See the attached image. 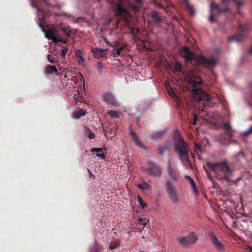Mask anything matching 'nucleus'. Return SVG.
Instances as JSON below:
<instances>
[{
    "label": "nucleus",
    "instance_id": "1",
    "mask_svg": "<svg viewBox=\"0 0 252 252\" xmlns=\"http://www.w3.org/2000/svg\"><path fill=\"white\" fill-rule=\"evenodd\" d=\"M40 3L41 4L38 5L32 4V6L36 7L42 15L41 18H38L37 23L42 31L45 32L46 37L48 39L52 40L57 34V31L54 28H50L49 25L46 22L45 17L50 15V11L44 9L41 6L43 5L50 7H54L56 6V2L55 0H42L40 1Z\"/></svg>",
    "mask_w": 252,
    "mask_h": 252
},
{
    "label": "nucleus",
    "instance_id": "2",
    "mask_svg": "<svg viewBox=\"0 0 252 252\" xmlns=\"http://www.w3.org/2000/svg\"><path fill=\"white\" fill-rule=\"evenodd\" d=\"M174 150L178 154L183 165L187 169L192 168L189 158V145L180 136L176 137L174 140Z\"/></svg>",
    "mask_w": 252,
    "mask_h": 252
},
{
    "label": "nucleus",
    "instance_id": "3",
    "mask_svg": "<svg viewBox=\"0 0 252 252\" xmlns=\"http://www.w3.org/2000/svg\"><path fill=\"white\" fill-rule=\"evenodd\" d=\"M206 166L208 169L214 172L219 179L228 180L231 175V170L225 161L216 163L207 162Z\"/></svg>",
    "mask_w": 252,
    "mask_h": 252
},
{
    "label": "nucleus",
    "instance_id": "4",
    "mask_svg": "<svg viewBox=\"0 0 252 252\" xmlns=\"http://www.w3.org/2000/svg\"><path fill=\"white\" fill-rule=\"evenodd\" d=\"M234 1L236 4L238 8L243 5V2L240 0H221L222 5H220L215 2L211 3V10L210 16L209 17V21L211 22L215 21V16L217 14H220L221 12H225L229 11V8L228 4L231 1Z\"/></svg>",
    "mask_w": 252,
    "mask_h": 252
},
{
    "label": "nucleus",
    "instance_id": "5",
    "mask_svg": "<svg viewBox=\"0 0 252 252\" xmlns=\"http://www.w3.org/2000/svg\"><path fill=\"white\" fill-rule=\"evenodd\" d=\"M115 11L116 15L121 18V19L124 21V24L129 27L130 30V33L135 36L139 32V30L137 28L129 27L130 21L129 19L131 17V15L129 12L128 11L123 5L121 2L115 3Z\"/></svg>",
    "mask_w": 252,
    "mask_h": 252
},
{
    "label": "nucleus",
    "instance_id": "6",
    "mask_svg": "<svg viewBox=\"0 0 252 252\" xmlns=\"http://www.w3.org/2000/svg\"><path fill=\"white\" fill-rule=\"evenodd\" d=\"M190 82L192 85L193 93L196 95V100H197L199 102L201 101H208L211 99V96L209 94L204 92L201 88L197 87L198 85L202 83L201 78H198L197 80L191 79Z\"/></svg>",
    "mask_w": 252,
    "mask_h": 252
},
{
    "label": "nucleus",
    "instance_id": "7",
    "mask_svg": "<svg viewBox=\"0 0 252 252\" xmlns=\"http://www.w3.org/2000/svg\"><path fill=\"white\" fill-rule=\"evenodd\" d=\"M238 32L230 39L232 41H241L246 35V33L251 29V26L248 24H243L238 21Z\"/></svg>",
    "mask_w": 252,
    "mask_h": 252
},
{
    "label": "nucleus",
    "instance_id": "8",
    "mask_svg": "<svg viewBox=\"0 0 252 252\" xmlns=\"http://www.w3.org/2000/svg\"><path fill=\"white\" fill-rule=\"evenodd\" d=\"M221 125L224 130L225 135L224 138H222L221 136L219 138V141L221 144H226L228 141H230L233 136L234 130L232 129L229 122H222Z\"/></svg>",
    "mask_w": 252,
    "mask_h": 252
},
{
    "label": "nucleus",
    "instance_id": "9",
    "mask_svg": "<svg viewBox=\"0 0 252 252\" xmlns=\"http://www.w3.org/2000/svg\"><path fill=\"white\" fill-rule=\"evenodd\" d=\"M165 190L172 202L175 203H178L179 202V198L175 187L169 180H167L166 182Z\"/></svg>",
    "mask_w": 252,
    "mask_h": 252
},
{
    "label": "nucleus",
    "instance_id": "10",
    "mask_svg": "<svg viewBox=\"0 0 252 252\" xmlns=\"http://www.w3.org/2000/svg\"><path fill=\"white\" fill-rule=\"evenodd\" d=\"M113 47V49L111 53L113 56L117 58L119 57L121 53L127 47V44L125 43H121L119 41H115L111 45Z\"/></svg>",
    "mask_w": 252,
    "mask_h": 252
},
{
    "label": "nucleus",
    "instance_id": "11",
    "mask_svg": "<svg viewBox=\"0 0 252 252\" xmlns=\"http://www.w3.org/2000/svg\"><path fill=\"white\" fill-rule=\"evenodd\" d=\"M148 167L147 171L149 175L154 177H158L161 175V170L160 166L153 162H148Z\"/></svg>",
    "mask_w": 252,
    "mask_h": 252
},
{
    "label": "nucleus",
    "instance_id": "12",
    "mask_svg": "<svg viewBox=\"0 0 252 252\" xmlns=\"http://www.w3.org/2000/svg\"><path fill=\"white\" fill-rule=\"evenodd\" d=\"M210 239L216 249L220 252H223L225 250V247L222 243L219 240L216 235L213 232L209 234Z\"/></svg>",
    "mask_w": 252,
    "mask_h": 252
},
{
    "label": "nucleus",
    "instance_id": "13",
    "mask_svg": "<svg viewBox=\"0 0 252 252\" xmlns=\"http://www.w3.org/2000/svg\"><path fill=\"white\" fill-rule=\"evenodd\" d=\"M181 55L183 57L187 62L191 61L194 57V54L186 46L184 47L181 51Z\"/></svg>",
    "mask_w": 252,
    "mask_h": 252
},
{
    "label": "nucleus",
    "instance_id": "14",
    "mask_svg": "<svg viewBox=\"0 0 252 252\" xmlns=\"http://www.w3.org/2000/svg\"><path fill=\"white\" fill-rule=\"evenodd\" d=\"M150 16L152 22L156 25H158L162 22L163 17L159 11L157 10L152 11Z\"/></svg>",
    "mask_w": 252,
    "mask_h": 252
},
{
    "label": "nucleus",
    "instance_id": "15",
    "mask_svg": "<svg viewBox=\"0 0 252 252\" xmlns=\"http://www.w3.org/2000/svg\"><path fill=\"white\" fill-rule=\"evenodd\" d=\"M167 171L170 178L173 181H177L178 176H179L177 170L171 166V163L170 161L167 164Z\"/></svg>",
    "mask_w": 252,
    "mask_h": 252
},
{
    "label": "nucleus",
    "instance_id": "16",
    "mask_svg": "<svg viewBox=\"0 0 252 252\" xmlns=\"http://www.w3.org/2000/svg\"><path fill=\"white\" fill-rule=\"evenodd\" d=\"M198 61L200 63L207 66H213L217 64V60L214 58L208 59L205 57H201Z\"/></svg>",
    "mask_w": 252,
    "mask_h": 252
},
{
    "label": "nucleus",
    "instance_id": "17",
    "mask_svg": "<svg viewBox=\"0 0 252 252\" xmlns=\"http://www.w3.org/2000/svg\"><path fill=\"white\" fill-rule=\"evenodd\" d=\"M104 100L108 103L113 106H117L118 104L114 96L110 93H105L103 95Z\"/></svg>",
    "mask_w": 252,
    "mask_h": 252
},
{
    "label": "nucleus",
    "instance_id": "18",
    "mask_svg": "<svg viewBox=\"0 0 252 252\" xmlns=\"http://www.w3.org/2000/svg\"><path fill=\"white\" fill-rule=\"evenodd\" d=\"M91 51L93 54L95 58H100L105 56V50H102L99 48H93L91 49Z\"/></svg>",
    "mask_w": 252,
    "mask_h": 252
},
{
    "label": "nucleus",
    "instance_id": "19",
    "mask_svg": "<svg viewBox=\"0 0 252 252\" xmlns=\"http://www.w3.org/2000/svg\"><path fill=\"white\" fill-rule=\"evenodd\" d=\"M130 134L131 135V140L132 141H133L135 145L138 147L142 148L144 145L141 143L136 133L131 131Z\"/></svg>",
    "mask_w": 252,
    "mask_h": 252
},
{
    "label": "nucleus",
    "instance_id": "20",
    "mask_svg": "<svg viewBox=\"0 0 252 252\" xmlns=\"http://www.w3.org/2000/svg\"><path fill=\"white\" fill-rule=\"evenodd\" d=\"M186 237L188 245L190 244H194L197 242L198 240L197 237L196 235H195L194 233H190L188 236H187Z\"/></svg>",
    "mask_w": 252,
    "mask_h": 252
},
{
    "label": "nucleus",
    "instance_id": "21",
    "mask_svg": "<svg viewBox=\"0 0 252 252\" xmlns=\"http://www.w3.org/2000/svg\"><path fill=\"white\" fill-rule=\"evenodd\" d=\"M45 69L46 73L49 74H53L54 73H56L58 71L55 66L50 64L46 65Z\"/></svg>",
    "mask_w": 252,
    "mask_h": 252
},
{
    "label": "nucleus",
    "instance_id": "22",
    "mask_svg": "<svg viewBox=\"0 0 252 252\" xmlns=\"http://www.w3.org/2000/svg\"><path fill=\"white\" fill-rule=\"evenodd\" d=\"M85 114L86 112L83 110L79 109L73 112V116L75 119H79L81 116H85Z\"/></svg>",
    "mask_w": 252,
    "mask_h": 252
},
{
    "label": "nucleus",
    "instance_id": "23",
    "mask_svg": "<svg viewBox=\"0 0 252 252\" xmlns=\"http://www.w3.org/2000/svg\"><path fill=\"white\" fill-rule=\"evenodd\" d=\"M185 3V6L186 9L189 12V14L193 15L194 13V10L193 6L190 5L187 0H183Z\"/></svg>",
    "mask_w": 252,
    "mask_h": 252
},
{
    "label": "nucleus",
    "instance_id": "24",
    "mask_svg": "<svg viewBox=\"0 0 252 252\" xmlns=\"http://www.w3.org/2000/svg\"><path fill=\"white\" fill-rule=\"evenodd\" d=\"M107 113L113 118H118L121 114L120 112L114 110H108Z\"/></svg>",
    "mask_w": 252,
    "mask_h": 252
},
{
    "label": "nucleus",
    "instance_id": "25",
    "mask_svg": "<svg viewBox=\"0 0 252 252\" xmlns=\"http://www.w3.org/2000/svg\"><path fill=\"white\" fill-rule=\"evenodd\" d=\"M137 187L142 190H148L150 186L147 182L143 181L141 184L137 185Z\"/></svg>",
    "mask_w": 252,
    "mask_h": 252
},
{
    "label": "nucleus",
    "instance_id": "26",
    "mask_svg": "<svg viewBox=\"0 0 252 252\" xmlns=\"http://www.w3.org/2000/svg\"><path fill=\"white\" fill-rule=\"evenodd\" d=\"M174 68L176 72H181L182 70V65L180 63L176 62Z\"/></svg>",
    "mask_w": 252,
    "mask_h": 252
},
{
    "label": "nucleus",
    "instance_id": "27",
    "mask_svg": "<svg viewBox=\"0 0 252 252\" xmlns=\"http://www.w3.org/2000/svg\"><path fill=\"white\" fill-rule=\"evenodd\" d=\"M61 30L67 36L69 37L71 34V30L68 27H63Z\"/></svg>",
    "mask_w": 252,
    "mask_h": 252
},
{
    "label": "nucleus",
    "instance_id": "28",
    "mask_svg": "<svg viewBox=\"0 0 252 252\" xmlns=\"http://www.w3.org/2000/svg\"><path fill=\"white\" fill-rule=\"evenodd\" d=\"M177 241L179 244H182L184 246H188V244L187 241L186 237H180L177 239Z\"/></svg>",
    "mask_w": 252,
    "mask_h": 252
},
{
    "label": "nucleus",
    "instance_id": "29",
    "mask_svg": "<svg viewBox=\"0 0 252 252\" xmlns=\"http://www.w3.org/2000/svg\"><path fill=\"white\" fill-rule=\"evenodd\" d=\"M137 201L138 204L140 205L142 208L144 209L147 207V204L144 202L143 199L139 195L137 196Z\"/></svg>",
    "mask_w": 252,
    "mask_h": 252
},
{
    "label": "nucleus",
    "instance_id": "30",
    "mask_svg": "<svg viewBox=\"0 0 252 252\" xmlns=\"http://www.w3.org/2000/svg\"><path fill=\"white\" fill-rule=\"evenodd\" d=\"M164 132L163 131H158L154 133L152 135V138L153 139H159L160 138L163 134Z\"/></svg>",
    "mask_w": 252,
    "mask_h": 252
},
{
    "label": "nucleus",
    "instance_id": "31",
    "mask_svg": "<svg viewBox=\"0 0 252 252\" xmlns=\"http://www.w3.org/2000/svg\"><path fill=\"white\" fill-rule=\"evenodd\" d=\"M149 220H147L146 219H143L142 218H139L137 219V222L138 224H141L144 226H146Z\"/></svg>",
    "mask_w": 252,
    "mask_h": 252
},
{
    "label": "nucleus",
    "instance_id": "32",
    "mask_svg": "<svg viewBox=\"0 0 252 252\" xmlns=\"http://www.w3.org/2000/svg\"><path fill=\"white\" fill-rule=\"evenodd\" d=\"M48 61L51 63H55L58 62L55 57H53L52 55H48L47 56Z\"/></svg>",
    "mask_w": 252,
    "mask_h": 252
},
{
    "label": "nucleus",
    "instance_id": "33",
    "mask_svg": "<svg viewBox=\"0 0 252 252\" xmlns=\"http://www.w3.org/2000/svg\"><path fill=\"white\" fill-rule=\"evenodd\" d=\"M168 149V147L165 145L158 146V153L159 154H163V153Z\"/></svg>",
    "mask_w": 252,
    "mask_h": 252
},
{
    "label": "nucleus",
    "instance_id": "34",
    "mask_svg": "<svg viewBox=\"0 0 252 252\" xmlns=\"http://www.w3.org/2000/svg\"><path fill=\"white\" fill-rule=\"evenodd\" d=\"M88 132L89 133L88 137L90 139H94L95 137V134L94 132H91L89 128H88L85 131L86 134Z\"/></svg>",
    "mask_w": 252,
    "mask_h": 252
},
{
    "label": "nucleus",
    "instance_id": "35",
    "mask_svg": "<svg viewBox=\"0 0 252 252\" xmlns=\"http://www.w3.org/2000/svg\"><path fill=\"white\" fill-rule=\"evenodd\" d=\"M99 246L97 243H95L90 252H99Z\"/></svg>",
    "mask_w": 252,
    "mask_h": 252
},
{
    "label": "nucleus",
    "instance_id": "36",
    "mask_svg": "<svg viewBox=\"0 0 252 252\" xmlns=\"http://www.w3.org/2000/svg\"><path fill=\"white\" fill-rule=\"evenodd\" d=\"M54 42L57 43L59 42H63L64 43H66L65 41H63V39L60 36H56V35L54 36V38L52 39Z\"/></svg>",
    "mask_w": 252,
    "mask_h": 252
},
{
    "label": "nucleus",
    "instance_id": "37",
    "mask_svg": "<svg viewBox=\"0 0 252 252\" xmlns=\"http://www.w3.org/2000/svg\"><path fill=\"white\" fill-rule=\"evenodd\" d=\"M106 149L105 148H92L91 150V151L92 152H102L103 151L106 150Z\"/></svg>",
    "mask_w": 252,
    "mask_h": 252
},
{
    "label": "nucleus",
    "instance_id": "38",
    "mask_svg": "<svg viewBox=\"0 0 252 252\" xmlns=\"http://www.w3.org/2000/svg\"><path fill=\"white\" fill-rule=\"evenodd\" d=\"M96 67L97 70H98V72L99 73H101L103 70V64L101 62H98L97 63Z\"/></svg>",
    "mask_w": 252,
    "mask_h": 252
},
{
    "label": "nucleus",
    "instance_id": "39",
    "mask_svg": "<svg viewBox=\"0 0 252 252\" xmlns=\"http://www.w3.org/2000/svg\"><path fill=\"white\" fill-rule=\"evenodd\" d=\"M68 50V49L67 48L65 47H63V48L62 49V55H61V56L63 58H65V56L66 53H67Z\"/></svg>",
    "mask_w": 252,
    "mask_h": 252
},
{
    "label": "nucleus",
    "instance_id": "40",
    "mask_svg": "<svg viewBox=\"0 0 252 252\" xmlns=\"http://www.w3.org/2000/svg\"><path fill=\"white\" fill-rule=\"evenodd\" d=\"M77 61L80 65L83 64L84 63V59L83 56L79 57L77 58Z\"/></svg>",
    "mask_w": 252,
    "mask_h": 252
},
{
    "label": "nucleus",
    "instance_id": "41",
    "mask_svg": "<svg viewBox=\"0 0 252 252\" xmlns=\"http://www.w3.org/2000/svg\"><path fill=\"white\" fill-rule=\"evenodd\" d=\"M112 244H111L109 246V249L110 250H114L115 248H116L118 246V243L117 242H114L113 243H112Z\"/></svg>",
    "mask_w": 252,
    "mask_h": 252
},
{
    "label": "nucleus",
    "instance_id": "42",
    "mask_svg": "<svg viewBox=\"0 0 252 252\" xmlns=\"http://www.w3.org/2000/svg\"><path fill=\"white\" fill-rule=\"evenodd\" d=\"M194 147H195V150L196 152H197V151L201 152V151L202 149H201L200 146L199 144H198L197 143L194 144Z\"/></svg>",
    "mask_w": 252,
    "mask_h": 252
},
{
    "label": "nucleus",
    "instance_id": "43",
    "mask_svg": "<svg viewBox=\"0 0 252 252\" xmlns=\"http://www.w3.org/2000/svg\"><path fill=\"white\" fill-rule=\"evenodd\" d=\"M75 55L76 58L82 56V52L80 50H77L75 52Z\"/></svg>",
    "mask_w": 252,
    "mask_h": 252
},
{
    "label": "nucleus",
    "instance_id": "44",
    "mask_svg": "<svg viewBox=\"0 0 252 252\" xmlns=\"http://www.w3.org/2000/svg\"><path fill=\"white\" fill-rule=\"evenodd\" d=\"M204 169H205V170L206 171V173L207 174L208 178H209V179L210 180H212V179H213V177L211 176V175L210 174V173L209 172L208 170L206 169L205 166H204Z\"/></svg>",
    "mask_w": 252,
    "mask_h": 252
},
{
    "label": "nucleus",
    "instance_id": "45",
    "mask_svg": "<svg viewBox=\"0 0 252 252\" xmlns=\"http://www.w3.org/2000/svg\"><path fill=\"white\" fill-rule=\"evenodd\" d=\"M96 156L98 158H99L101 159H105V155L104 154L97 153L96 154Z\"/></svg>",
    "mask_w": 252,
    "mask_h": 252
},
{
    "label": "nucleus",
    "instance_id": "46",
    "mask_svg": "<svg viewBox=\"0 0 252 252\" xmlns=\"http://www.w3.org/2000/svg\"><path fill=\"white\" fill-rule=\"evenodd\" d=\"M155 5L156 6H157L159 8H163V7L162 5L161 4H160L159 2H158V1H155Z\"/></svg>",
    "mask_w": 252,
    "mask_h": 252
},
{
    "label": "nucleus",
    "instance_id": "47",
    "mask_svg": "<svg viewBox=\"0 0 252 252\" xmlns=\"http://www.w3.org/2000/svg\"><path fill=\"white\" fill-rule=\"evenodd\" d=\"M168 94L172 97L176 96L175 93L172 90L169 91Z\"/></svg>",
    "mask_w": 252,
    "mask_h": 252
},
{
    "label": "nucleus",
    "instance_id": "48",
    "mask_svg": "<svg viewBox=\"0 0 252 252\" xmlns=\"http://www.w3.org/2000/svg\"><path fill=\"white\" fill-rule=\"evenodd\" d=\"M190 185L192 186L193 188H195L196 186L195 182L193 181V179H191L189 180Z\"/></svg>",
    "mask_w": 252,
    "mask_h": 252
},
{
    "label": "nucleus",
    "instance_id": "49",
    "mask_svg": "<svg viewBox=\"0 0 252 252\" xmlns=\"http://www.w3.org/2000/svg\"><path fill=\"white\" fill-rule=\"evenodd\" d=\"M135 3L137 4L141 5L142 4V0H134Z\"/></svg>",
    "mask_w": 252,
    "mask_h": 252
},
{
    "label": "nucleus",
    "instance_id": "50",
    "mask_svg": "<svg viewBox=\"0 0 252 252\" xmlns=\"http://www.w3.org/2000/svg\"><path fill=\"white\" fill-rule=\"evenodd\" d=\"M87 171L88 172L90 177H93L94 176L93 174L92 173L91 170L89 169H87Z\"/></svg>",
    "mask_w": 252,
    "mask_h": 252
},
{
    "label": "nucleus",
    "instance_id": "51",
    "mask_svg": "<svg viewBox=\"0 0 252 252\" xmlns=\"http://www.w3.org/2000/svg\"><path fill=\"white\" fill-rule=\"evenodd\" d=\"M132 8L135 11H137L139 9V7L138 6H133Z\"/></svg>",
    "mask_w": 252,
    "mask_h": 252
},
{
    "label": "nucleus",
    "instance_id": "52",
    "mask_svg": "<svg viewBox=\"0 0 252 252\" xmlns=\"http://www.w3.org/2000/svg\"><path fill=\"white\" fill-rule=\"evenodd\" d=\"M252 132V126L250 128L249 130L246 131V134H249V133H250V132Z\"/></svg>",
    "mask_w": 252,
    "mask_h": 252
},
{
    "label": "nucleus",
    "instance_id": "53",
    "mask_svg": "<svg viewBox=\"0 0 252 252\" xmlns=\"http://www.w3.org/2000/svg\"><path fill=\"white\" fill-rule=\"evenodd\" d=\"M193 190H194V192L196 193V194H198L199 193V191L197 190L196 188H193Z\"/></svg>",
    "mask_w": 252,
    "mask_h": 252
},
{
    "label": "nucleus",
    "instance_id": "54",
    "mask_svg": "<svg viewBox=\"0 0 252 252\" xmlns=\"http://www.w3.org/2000/svg\"><path fill=\"white\" fill-rule=\"evenodd\" d=\"M196 116H195V117H194V119H193V124L194 125H195V124H196Z\"/></svg>",
    "mask_w": 252,
    "mask_h": 252
},
{
    "label": "nucleus",
    "instance_id": "55",
    "mask_svg": "<svg viewBox=\"0 0 252 252\" xmlns=\"http://www.w3.org/2000/svg\"><path fill=\"white\" fill-rule=\"evenodd\" d=\"M186 179H188L189 180H191L192 178H191L189 176H186L185 177Z\"/></svg>",
    "mask_w": 252,
    "mask_h": 252
},
{
    "label": "nucleus",
    "instance_id": "56",
    "mask_svg": "<svg viewBox=\"0 0 252 252\" xmlns=\"http://www.w3.org/2000/svg\"><path fill=\"white\" fill-rule=\"evenodd\" d=\"M68 69H66V73H69V74H71L72 72H73L72 71H70L69 72L68 71H67Z\"/></svg>",
    "mask_w": 252,
    "mask_h": 252
},
{
    "label": "nucleus",
    "instance_id": "57",
    "mask_svg": "<svg viewBox=\"0 0 252 252\" xmlns=\"http://www.w3.org/2000/svg\"><path fill=\"white\" fill-rule=\"evenodd\" d=\"M80 79H84L83 76L80 73Z\"/></svg>",
    "mask_w": 252,
    "mask_h": 252
},
{
    "label": "nucleus",
    "instance_id": "58",
    "mask_svg": "<svg viewBox=\"0 0 252 252\" xmlns=\"http://www.w3.org/2000/svg\"><path fill=\"white\" fill-rule=\"evenodd\" d=\"M250 53H252V47H251V49L250 50Z\"/></svg>",
    "mask_w": 252,
    "mask_h": 252
}]
</instances>
